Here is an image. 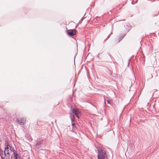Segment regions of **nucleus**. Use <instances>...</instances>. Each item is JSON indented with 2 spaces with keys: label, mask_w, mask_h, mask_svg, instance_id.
Here are the masks:
<instances>
[{
  "label": "nucleus",
  "mask_w": 159,
  "mask_h": 159,
  "mask_svg": "<svg viewBox=\"0 0 159 159\" xmlns=\"http://www.w3.org/2000/svg\"><path fill=\"white\" fill-rule=\"evenodd\" d=\"M74 118V116L73 115H71L70 116V118L71 119V120L72 122L73 121V118Z\"/></svg>",
  "instance_id": "nucleus-9"
},
{
  "label": "nucleus",
  "mask_w": 159,
  "mask_h": 159,
  "mask_svg": "<svg viewBox=\"0 0 159 159\" xmlns=\"http://www.w3.org/2000/svg\"><path fill=\"white\" fill-rule=\"evenodd\" d=\"M7 159H10L9 158H7Z\"/></svg>",
  "instance_id": "nucleus-13"
},
{
  "label": "nucleus",
  "mask_w": 159,
  "mask_h": 159,
  "mask_svg": "<svg viewBox=\"0 0 159 159\" xmlns=\"http://www.w3.org/2000/svg\"><path fill=\"white\" fill-rule=\"evenodd\" d=\"M26 119L25 118H22L20 119L17 120V122L20 125H23L25 123Z\"/></svg>",
  "instance_id": "nucleus-2"
},
{
  "label": "nucleus",
  "mask_w": 159,
  "mask_h": 159,
  "mask_svg": "<svg viewBox=\"0 0 159 159\" xmlns=\"http://www.w3.org/2000/svg\"><path fill=\"white\" fill-rule=\"evenodd\" d=\"M76 31L75 30H71L67 32V34L70 36L74 35L76 33Z\"/></svg>",
  "instance_id": "nucleus-3"
},
{
  "label": "nucleus",
  "mask_w": 159,
  "mask_h": 159,
  "mask_svg": "<svg viewBox=\"0 0 159 159\" xmlns=\"http://www.w3.org/2000/svg\"><path fill=\"white\" fill-rule=\"evenodd\" d=\"M40 147V142H38L36 143V148H39Z\"/></svg>",
  "instance_id": "nucleus-8"
},
{
  "label": "nucleus",
  "mask_w": 159,
  "mask_h": 159,
  "mask_svg": "<svg viewBox=\"0 0 159 159\" xmlns=\"http://www.w3.org/2000/svg\"><path fill=\"white\" fill-rule=\"evenodd\" d=\"M9 149H11V147L9 145H7L6 147L5 148V150L4 152L5 153V154L7 153L9 154Z\"/></svg>",
  "instance_id": "nucleus-4"
},
{
  "label": "nucleus",
  "mask_w": 159,
  "mask_h": 159,
  "mask_svg": "<svg viewBox=\"0 0 159 159\" xmlns=\"http://www.w3.org/2000/svg\"><path fill=\"white\" fill-rule=\"evenodd\" d=\"M107 103L108 104H110V102L109 100H107Z\"/></svg>",
  "instance_id": "nucleus-10"
},
{
  "label": "nucleus",
  "mask_w": 159,
  "mask_h": 159,
  "mask_svg": "<svg viewBox=\"0 0 159 159\" xmlns=\"http://www.w3.org/2000/svg\"><path fill=\"white\" fill-rule=\"evenodd\" d=\"M125 34H123L121 35L119 37L118 42H119L125 36Z\"/></svg>",
  "instance_id": "nucleus-7"
},
{
  "label": "nucleus",
  "mask_w": 159,
  "mask_h": 159,
  "mask_svg": "<svg viewBox=\"0 0 159 159\" xmlns=\"http://www.w3.org/2000/svg\"><path fill=\"white\" fill-rule=\"evenodd\" d=\"M15 159H18L19 158V156L18 154L14 152L12 155Z\"/></svg>",
  "instance_id": "nucleus-6"
},
{
  "label": "nucleus",
  "mask_w": 159,
  "mask_h": 159,
  "mask_svg": "<svg viewBox=\"0 0 159 159\" xmlns=\"http://www.w3.org/2000/svg\"><path fill=\"white\" fill-rule=\"evenodd\" d=\"M0 155L2 159H4L6 156L5 153L2 149H0Z\"/></svg>",
  "instance_id": "nucleus-5"
},
{
  "label": "nucleus",
  "mask_w": 159,
  "mask_h": 159,
  "mask_svg": "<svg viewBox=\"0 0 159 159\" xmlns=\"http://www.w3.org/2000/svg\"><path fill=\"white\" fill-rule=\"evenodd\" d=\"M15 159L14 158H13V159Z\"/></svg>",
  "instance_id": "nucleus-12"
},
{
  "label": "nucleus",
  "mask_w": 159,
  "mask_h": 159,
  "mask_svg": "<svg viewBox=\"0 0 159 159\" xmlns=\"http://www.w3.org/2000/svg\"><path fill=\"white\" fill-rule=\"evenodd\" d=\"M152 77H153L152 75H151V78H152Z\"/></svg>",
  "instance_id": "nucleus-11"
},
{
  "label": "nucleus",
  "mask_w": 159,
  "mask_h": 159,
  "mask_svg": "<svg viewBox=\"0 0 159 159\" xmlns=\"http://www.w3.org/2000/svg\"><path fill=\"white\" fill-rule=\"evenodd\" d=\"M73 112L74 113L75 115L78 117L79 118L80 115V114L79 110L77 109H74L73 110Z\"/></svg>",
  "instance_id": "nucleus-1"
}]
</instances>
